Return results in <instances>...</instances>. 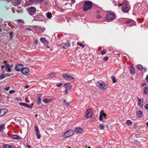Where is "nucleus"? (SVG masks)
<instances>
[{"mask_svg": "<svg viewBox=\"0 0 148 148\" xmlns=\"http://www.w3.org/2000/svg\"><path fill=\"white\" fill-rule=\"evenodd\" d=\"M92 6L91 2L90 1H85L84 3L83 8L84 11H86L90 9Z\"/></svg>", "mask_w": 148, "mask_h": 148, "instance_id": "obj_1", "label": "nucleus"}, {"mask_svg": "<svg viewBox=\"0 0 148 148\" xmlns=\"http://www.w3.org/2000/svg\"><path fill=\"white\" fill-rule=\"evenodd\" d=\"M96 84L98 88L102 90H105L106 88V86L103 81H100L96 82Z\"/></svg>", "mask_w": 148, "mask_h": 148, "instance_id": "obj_2", "label": "nucleus"}, {"mask_svg": "<svg viewBox=\"0 0 148 148\" xmlns=\"http://www.w3.org/2000/svg\"><path fill=\"white\" fill-rule=\"evenodd\" d=\"M73 133V131L72 129H70L66 131L62 136L63 138H66L72 136Z\"/></svg>", "mask_w": 148, "mask_h": 148, "instance_id": "obj_3", "label": "nucleus"}, {"mask_svg": "<svg viewBox=\"0 0 148 148\" xmlns=\"http://www.w3.org/2000/svg\"><path fill=\"white\" fill-rule=\"evenodd\" d=\"M27 11L28 12V14L30 15L33 16L36 13V9L33 7H28L27 8Z\"/></svg>", "mask_w": 148, "mask_h": 148, "instance_id": "obj_4", "label": "nucleus"}, {"mask_svg": "<svg viewBox=\"0 0 148 148\" xmlns=\"http://www.w3.org/2000/svg\"><path fill=\"white\" fill-rule=\"evenodd\" d=\"M116 18L115 15L114 13H111L108 14L106 16V18L108 20L112 21Z\"/></svg>", "mask_w": 148, "mask_h": 148, "instance_id": "obj_5", "label": "nucleus"}, {"mask_svg": "<svg viewBox=\"0 0 148 148\" xmlns=\"http://www.w3.org/2000/svg\"><path fill=\"white\" fill-rule=\"evenodd\" d=\"M36 136L38 139H39L40 138L41 135L40 134L39 130L38 127L35 125L34 126Z\"/></svg>", "mask_w": 148, "mask_h": 148, "instance_id": "obj_6", "label": "nucleus"}, {"mask_svg": "<svg viewBox=\"0 0 148 148\" xmlns=\"http://www.w3.org/2000/svg\"><path fill=\"white\" fill-rule=\"evenodd\" d=\"M3 63L5 64V68L6 70V71L7 72H10V69L13 66V65H12L11 66L8 64L6 61H5Z\"/></svg>", "mask_w": 148, "mask_h": 148, "instance_id": "obj_7", "label": "nucleus"}, {"mask_svg": "<svg viewBox=\"0 0 148 148\" xmlns=\"http://www.w3.org/2000/svg\"><path fill=\"white\" fill-rule=\"evenodd\" d=\"M22 73L24 75H27L29 73V70L28 68L25 67L23 68L21 70Z\"/></svg>", "mask_w": 148, "mask_h": 148, "instance_id": "obj_8", "label": "nucleus"}, {"mask_svg": "<svg viewBox=\"0 0 148 148\" xmlns=\"http://www.w3.org/2000/svg\"><path fill=\"white\" fill-rule=\"evenodd\" d=\"M93 112L90 109H88L86 112V117L87 118H89L91 117L92 115Z\"/></svg>", "mask_w": 148, "mask_h": 148, "instance_id": "obj_9", "label": "nucleus"}, {"mask_svg": "<svg viewBox=\"0 0 148 148\" xmlns=\"http://www.w3.org/2000/svg\"><path fill=\"white\" fill-rule=\"evenodd\" d=\"M23 68V65L22 64H19L16 65L15 69L17 71H21Z\"/></svg>", "mask_w": 148, "mask_h": 148, "instance_id": "obj_10", "label": "nucleus"}, {"mask_svg": "<svg viewBox=\"0 0 148 148\" xmlns=\"http://www.w3.org/2000/svg\"><path fill=\"white\" fill-rule=\"evenodd\" d=\"M62 76L64 78L68 81H71L72 79H75L73 77L69 76L68 75L63 74L62 75Z\"/></svg>", "mask_w": 148, "mask_h": 148, "instance_id": "obj_11", "label": "nucleus"}, {"mask_svg": "<svg viewBox=\"0 0 148 148\" xmlns=\"http://www.w3.org/2000/svg\"><path fill=\"white\" fill-rule=\"evenodd\" d=\"M106 115L105 114L103 111H101L100 112L99 119L100 121H102L103 119V118H106Z\"/></svg>", "mask_w": 148, "mask_h": 148, "instance_id": "obj_12", "label": "nucleus"}, {"mask_svg": "<svg viewBox=\"0 0 148 148\" xmlns=\"http://www.w3.org/2000/svg\"><path fill=\"white\" fill-rule=\"evenodd\" d=\"M137 99L138 101V105L140 107H142L143 105V98L139 99L138 97H137Z\"/></svg>", "mask_w": 148, "mask_h": 148, "instance_id": "obj_13", "label": "nucleus"}, {"mask_svg": "<svg viewBox=\"0 0 148 148\" xmlns=\"http://www.w3.org/2000/svg\"><path fill=\"white\" fill-rule=\"evenodd\" d=\"M8 112L7 109H3L0 110V116L4 115Z\"/></svg>", "mask_w": 148, "mask_h": 148, "instance_id": "obj_14", "label": "nucleus"}, {"mask_svg": "<svg viewBox=\"0 0 148 148\" xmlns=\"http://www.w3.org/2000/svg\"><path fill=\"white\" fill-rule=\"evenodd\" d=\"M65 88L68 90L71 89L72 87V85L69 83H65L63 85Z\"/></svg>", "mask_w": 148, "mask_h": 148, "instance_id": "obj_15", "label": "nucleus"}, {"mask_svg": "<svg viewBox=\"0 0 148 148\" xmlns=\"http://www.w3.org/2000/svg\"><path fill=\"white\" fill-rule=\"evenodd\" d=\"M2 145L1 146L3 148H14L13 147L9 144H6L3 143H2Z\"/></svg>", "mask_w": 148, "mask_h": 148, "instance_id": "obj_16", "label": "nucleus"}, {"mask_svg": "<svg viewBox=\"0 0 148 148\" xmlns=\"http://www.w3.org/2000/svg\"><path fill=\"white\" fill-rule=\"evenodd\" d=\"M70 46L69 42H67L66 43H64L62 45L63 48L66 49L68 48Z\"/></svg>", "mask_w": 148, "mask_h": 148, "instance_id": "obj_17", "label": "nucleus"}, {"mask_svg": "<svg viewBox=\"0 0 148 148\" xmlns=\"http://www.w3.org/2000/svg\"><path fill=\"white\" fill-rule=\"evenodd\" d=\"M19 103V105H20L21 106H25V107L29 108H31V107L30 106V105L27 104L26 103L21 102Z\"/></svg>", "mask_w": 148, "mask_h": 148, "instance_id": "obj_18", "label": "nucleus"}, {"mask_svg": "<svg viewBox=\"0 0 148 148\" xmlns=\"http://www.w3.org/2000/svg\"><path fill=\"white\" fill-rule=\"evenodd\" d=\"M75 131L78 134L81 133L83 131V130L81 128L77 127L75 128Z\"/></svg>", "mask_w": 148, "mask_h": 148, "instance_id": "obj_19", "label": "nucleus"}, {"mask_svg": "<svg viewBox=\"0 0 148 148\" xmlns=\"http://www.w3.org/2000/svg\"><path fill=\"white\" fill-rule=\"evenodd\" d=\"M41 95L40 94H38V101H37V104L38 105H40L41 102Z\"/></svg>", "mask_w": 148, "mask_h": 148, "instance_id": "obj_20", "label": "nucleus"}, {"mask_svg": "<svg viewBox=\"0 0 148 148\" xmlns=\"http://www.w3.org/2000/svg\"><path fill=\"white\" fill-rule=\"evenodd\" d=\"M12 138L15 140H19L21 139V137L18 135H14L12 136Z\"/></svg>", "mask_w": 148, "mask_h": 148, "instance_id": "obj_21", "label": "nucleus"}, {"mask_svg": "<svg viewBox=\"0 0 148 148\" xmlns=\"http://www.w3.org/2000/svg\"><path fill=\"white\" fill-rule=\"evenodd\" d=\"M148 92V88L147 87L145 86L144 88L143 93L144 95H146Z\"/></svg>", "mask_w": 148, "mask_h": 148, "instance_id": "obj_22", "label": "nucleus"}, {"mask_svg": "<svg viewBox=\"0 0 148 148\" xmlns=\"http://www.w3.org/2000/svg\"><path fill=\"white\" fill-rule=\"evenodd\" d=\"M21 1L20 0H16L13 2V5H17L20 4L21 3Z\"/></svg>", "mask_w": 148, "mask_h": 148, "instance_id": "obj_23", "label": "nucleus"}, {"mask_svg": "<svg viewBox=\"0 0 148 148\" xmlns=\"http://www.w3.org/2000/svg\"><path fill=\"white\" fill-rule=\"evenodd\" d=\"M136 68L138 70L140 71L143 69V67L142 65L140 64H138V65H137L136 66Z\"/></svg>", "mask_w": 148, "mask_h": 148, "instance_id": "obj_24", "label": "nucleus"}, {"mask_svg": "<svg viewBox=\"0 0 148 148\" xmlns=\"http://www.w3.org/2000/svg\"><path fill=\"white\" fill-rule=\"evenodd\" d=\"M142 114V111L140 110H139L136 113L137 116L138 117H141Z\"/></svg>", "mask_w": 148, "mask_h": 148, "instance_id": "obj_25", "label": "nucleus"}, {"mask_svg": "<svg viewBox=\"0 0 148 148\" xmlns=\"http://www.w3.org/2000/svg\"><path fill=\"white\" fill-rule=\"evenodd\" d=\"M36 32L38 33H41L43 31L41 28L38 27L36 29Z\"/></svg>", "mask_w": 148, "mask_h": 148, "instance_id": "obj_26", "label": "nucleus"}, {"mask_svg": "<svg viewBox=\"0 0 148 148\" xmlns=\"http://www.w3.org/2000/svg\"><path fill=\"white\" fill-rule=\"evenodd\" d=\"M51 100L50 99H45L43 100L44 102L45 103H50L51 101Z\"/></svg>", "mask_w": 148, "mask_h": 148, "instance_id": "obj_27", "label": "nucleus"}, {"mask_svg": "<svg viewBox=\"0 0 148 148\" xmlns=\"http://www.w3.org/2000/svg\"><path fill=\"white\" fill-rule=\"evenodd\" d=\"M46 15L47 18L49 19H50L52 16V14L50 12L47 13Z\"/></svg>", "mask_w": 148, "mask_h": 148, "instance_id": "obj_28", "label": "nucleus"}, {"mask_svg": "<svg viewBox=\"0 0 148 148\" xmlns=\"http://www.w3.org/2000/svg\"><path fill=\"white\" fill-rule=\"evenodd\" d=\"M111 77L113 83H115L117 82L116 78L114 76H112Z\"/></svg>", "mask_w": 148, "mask_h": 148, "instance_id": "obj_29", "label": "nucleus"}, {"mask_svg": "<svg viewBox=\"0 0 148 148\" xmlns=\"http://www.w3.org/2000/svg\"><path fill=\"white\" fill-rule=\"evenodd\" d=\"M125 123L127 125H130L132 123V121L130 120H127L126 121Z\"/></svg>", "mask_w": 148, "mask_h": 148, "instance_id": "obj_30", "label": "nucleus"}, {"mask_svg": "<svg viewBox=\"0 0 148 148\" xmlns=\"http://www.w3.org/2000/svg\"><path fill=\"white\" fill-rule=\"evenodd\" d=\"M104 125L100 124L99 125V128L100 130H103L104 128Z\"/></svg>", "mask_w": 148, "mask_h": 148, "instance_id": "obj_31", "label": "nucleus"}, {"mask_svg": "<svg viewBox=\"0 0 148 148\" xmlns=\"http://www.w3.org/2000/svg\"><path fill=\"white\" fill-rule=\"evenodd\" d=\"M77 45H78L80 46L82 48H84L85 47V46L84 45H83L82 43L80 42H78L77 43Z\"/></svg>", "mask_w": 148, "mask_h": 148, "instance_id": "obj_32", "label": "nucleus"}, {"mask_svg": "<svg viewBox=\"0 0 148 148\" xmlns=\"http://www.w3.org/2000/svg\"><path fill=\"white\" fill-rule=\"evenodd\" d=\"M130 73L132 74H134V69L133 67L132 66L130 69Z\"/></svg>", "mask_w": 148, "mask_h": 148, "instance_id": "obj_33", "label": "nucleus"}, {"mask_svg": "<svg viewBox=\"0 0 148 148\" xmlns=\"http://www.w3.org/2000/svg\"><path fill=\"white\" fill-rule=\"evenodd\" d=\"M55 73H51L49 74V76L51 78H52L55 77Z\"/></svg>", "mask_w": 148, "mask_h": 148, "instance_id": "obj_34", "label": "nucleus"}, {"mask_svg": "<svg viewBox=\"0 0 148 148\" xmlns=\"http://www.w3.org/2000/svg\"><path fill=\"white\" fill-rule=\"evenodd\" d=\"M128 10V8L127 7H124L123 8V11L125 12H127Z\"/></svg>", "mask_w": 148, "mask_h": 148, "instance_id": "obj_35", "label": "nucleus"}, {"mask_svg": "<svg viewBox=\"0 0 148 148\" xmlns=\"http://www.w3.org/2000/svg\"><path fill=\"white\" fill-rule=\"evenodd\" d=\"M132 20L130 19H127L126 21H124V23L125 24H129L130 23H131Z\"/></svg>", "mask_w": 148, "mask_h": 148, "instance_id": "obj_36", "label": "nucleus"}, {"mask_svg": "<svg viewBox=\"0 0 148 148\" xmlns=\"http://www.w3.org/2000/svg\"><path fill=\"white\" fill-rule=\"evenodd\" d=\"M4 124H2L0 125V131H2L4 128Z\"/></svg>", "mask_w": 148, "mask_h": 148, "instance_id": "obj_37", "label": "nucleus"}, {"mask_svg": "<svg viewBox=\"0 0 148 148\" xmlns=\"http://www.w3.org/2000/svg\"><path fill=\"white\" fill-rule=\"evenodd\" d=\"M17 22L18 23H20L23 24L24 23V22L23 20L21 19L17 20H16Z\"/></svg>", "mask_w": 148, "mask_h": 148, "instance_id": "obj_38", "label": "nucleus"}, {"mask_svg": "<svg viewBox=\"0 0 148 148\" xmlns=\"http://www.w3.org/2000/svg\"><path fill=\"white\" fill-rule=\"evenodd\" d=\"M5 77V75H0V80L4 78Z\"/></svg>", "mask_w": 148, "mask_h": 148, "instance_id": "obj_39", "label": "nucleus"}, {"mask_svg": "<svg viewBox=\"0 0 148 148\" xmlns=\"http://www.w3.org/2000/svg\"><path fill=\"white\" fill-rule=\"evenodd\" d=\"M9 34L10 36V38L12 39L13 37V33L12 32H10Z\"/></svg>", "mask_w": 148, "mask_h": 148, "instance_id": "obj_40", "label": "nucleus"}, {"mask_svg": "<svg viewBox=\"0 0 148 148\" xmlns=\"http://www.w3.org/2000/svg\"><path fill=\"white\" fill-rule=\"evenodd\" d=\"M46 40V39L45 38H40V41L42 43H44L45 42V41Z\"/></svg>", "mask_w": 148, "mask_h": 148, "instance_id": "obj_41", "label": "nucleus"}, {"mask_svg": "<svg viewBox=\"0 0 148 148\" xmlns=\"http://www.w3.org/2000/svg\"><path fill=\"white\" fill-rule=\"evenodd\" d=\"M108 56H106L103 58V60L104 61H106L108 60Z\"/></svg>", "mask_w": 148, "mask_h": 148, "instance_id": "obj_42", "label": "nucleus"}, {"mask_svg": "<svg viewBox=\"0 0 148 148\" xmlns=\"http://www.w3.org/2000/svg\"><path fill=\"white\" fill-rule=\"evenodd\" d=\"M15 92V90H11L9 91V93L10 94H12Z\"/></svg>", "mask_w": 148, "mask_h": 148, "instance_id": "obj_43", "label": "nucleus"}, {"mask_svg": "<svg viewBox=\"0 0 148 148\" xmlns=\"http://www.w3.org/2000/svg\"><path fill=\"white\" fill-rule=\"evenodd\" d=\"M145 108L147 110H148V104H146L144 106Z\"/></svg>", "mask_w": 148, "mask_h": 148, "instance_id": "obj_44", "label": "nucleus"}, {"mask_svg": "<svg viewBox=\"0 0 148 148\" xmlns=\"http://www.w3.org/2000/svg\"><path fill=\"white\" fill-rule=\"evenodd\" d=\"M62 85V83H59L57 84V86L58 87H59Z\"/></svg>", "mask_w": 148, "mask_h": 148, "instance_id": "obj_45", "label": "nucleus"}, {"mask_svg": "<svg viewBox=\"0 0 148 148\" xmlns=\"http://www.w3.org/2000/svg\"><path fill=\"white\" fill-rule=\"evenodd\" d=\"M96 17L97 18L99 19L101 18V17L99 14H97L96 15Z\"/></svg>", "mask_w": 148, "mask_h": 148, "instance_id": "obj_46", "label": "nucleus"}, {"mask_svg": "<svg viewBox=\"0 0 148 148\" xmlns=\"http://www.w3.org/2000/svg\"><path fill=\"white\" fill-rule=\"evenodd\" d=\"M102 55H104L105 53V51L104 50H102L101 52Z\"/></svg>", "mask_w": 148, "mask_h": 148, "instance_id": "obj_47", "label": "nucleus"}, {"mask_svg": "<svg viewBox=\"0 0 148 148\" xmlns=\"http://www.w3.org/2000/svg\"><path fill=\"white\" fill-rule=\"evenodd\" d=\"M10 88V87L8 86V87L5 88V91H8L9 90Z\"/></svg>", "mask_w": 148, "mask_h": 148, "instance_id": "obj_48", "label": "nucleus"}, {"mask_svg": "<svg viewBox=\"0 0 148 148\" xmlns=\"http://www.w3.org/2000/svg\"><path fill=\"white\" fill-rule=\"evenodd\" d=\"M36 1L39 3H42V0H36Z\"/></svg>", "mask_w": 148, "mask_h": 148, "instance_id": "obj_49", "label": "nucleus"}, {"mask_svg": "<svg viewBox=\"0 0 148 148\" xmlns=\"http://www.w3.org/2000/svg\"><path fill=\"white\" fill-rule=\"evenodd\" d=\"M5 75L6 77H9L11 75H10L9 74H5Z\"/></svg>", "mask_w": 148, "mask_h": 148, "instance_id": "obj_50", "label": "nucleus"}, {"mask_svg": "<svg viewBox=\"0 0 148 148\" xmlns=\"http://www.w3.org/2000/svg\"><path fill=\"white\" fill-rule=\"evenodd\" d=\"M75 0H71V3L72 4H74L75 2Z\"/></svg>", "mask_w": 148, "mask_h": 148, "instance_id": "obj_51", "label": "nucleus"}, {"mask_svg": "<svg viewBox=\"0 0 148 148\" xmlns=\"http://www.w3.org/2000/svg\"><path fill=\"white\" fill-rule=\"evenodd\" d=\"M45 43L47 44H48L49 43V42L47 40H45V42H44Z\"/></svg>", "mask_w": 148, "mask_h": 148, "instance_id": "obj_52", "label": "nucleus"}, {"mask_svg": "<svg viewBox=\"0 0 148 148\" xmlns=\"http://www.w3.org/2000/svg\"><path fill=\"white\" fill-rule=\"evenodd\" d=\"M146 85V84L145 83H143L141 85L142 86H145Z\"/></svg>", "mask_w": 148, "mask_h": 148, "instance_id": "obj_53", "label": "nucleus"}, {"mask_svg": "<svg viewBox=\"0 0 148 148\" xmlns=\"http://www.w3.org/2000/svg\"><path fill=\"white\" fill-rule=\"evenodd\" d=\"M26 29L27 30H32V29H31L29 27H26Z\"/></svg>", "mask_w": 148, "mask_h": 148, "instance_id": "obj_54", "label": "nucleus"}, {"mask_svg": "<svg viewBox=\"0 0 148 148\" xmlns=\"http://www.w3.org/2000/svg\"><path fill=\"white\" fill-rule=\"evenodd\" d=\"M146 79L147 81L148 82V75L146 76Z\"/></svg>", "mask_w": 148, "mask_h": 148, "instance_id": "obj_55", "label": "nucleus"}, {"mask_svg": "<svg viewBox=\"0 0 148 148\" xmlns=\"http://www.w3.org/2000/svg\"><path fill=\"white\" fill-rule=\"evenodd\" d=\"M64 92L65 94L67 93L68 91L67 89H65L64 90Z\"/></svg>", "mask_w": 148, "mask_h": 148, "instance_id": "obj_56", "label": "nucleus"}, {"mask_svg": "<svg viewBox=\"0 0 148 148\" xmlns=\"http://www.w3.org/2000/svg\"><path fill=\"white\" fill-rule=\"evenodd\" d=\"M63 103L64 104H66V100H64V101H63Z\"/></svg>", "mask_w": 148, "mask_h": 148, "instance_id": "obj_57", "label": "nucleus"}, {"mask_svg": "<svg viewBox=\"0 0 148 148\" xmlns=\"http://www.w3.org/2000/svg\"><path fill=\"white\" fill-rule=\"evenodd\" d=\"M20 99V98L18 97H16V99L18 101Z\"/></svg>", "mask_w": 148, "mask_h": 148, "instance_id": "obj_58", "label": "nucleus"}, {"mask_svg": "<svg viewBox=\"0 0 148 148\" xmlns=\"http://www.w3.org/2000/svg\"><path fill=\"white\" fill-rule=\"evenodd\" d=\"M29 86L28 85H26L25 86V88H28L29 87Z\"/></svg>", "mask_w": 148, "mask_h": 148, "instance_id": "obj_59", "label": "nucleus"}, {"mask_svg": "<svg viewBox=\"0 0 148 148\" xmlns=\"http://www.w3.org/2000/svg\"><path fill=\"white\" fill-rule=\"evenodd\" d=\"M144 72H145L146 71L147 69L146 68H144Z\"/></svg>", "mask_w": 148, "mask_h": 148, "instance_id": "obj_60", "label": "nucleus"}, {"mask_svg": "<svg viewBox=\"0 0 148 148\" xmlns=\"http://www.w3.org/2000/svg\"><path fill=\"white\" fill-rule=\"evenodd\" d=\"M146 125L147 127H148V122H147L146 123Z\"/></svg>", "mask_w": 148, "mask_h": 148, "instance_id": "obj_61", "label": "nucleus"}, {"mask_svg": "<svg viewBox=\"0 0 148 148\" xmlns=\"http://www.w3.org/2000/svg\"><path fill=\"white\" fill-rule=\"evenodd\" d=\"M27 147H30V146L29 145H27Z\"/></svg>", "mask_w": 148, "mask_h": 148, "instance_id": "obj_62", "label": "nucleus"}, {"mask_svg": "<svg viewBox=\"0 0 148 148\" xmlns=\"http://www.w3.org/2000/svg\"><path fill=\"white\" fill-rule=\"evenodd\" d=\"M4 67V66H1V68H2V69H3Z\"/></svg>", "mask_w": 148, "mask_h": 148, "instance_id": "obj_63", "label": "nucleus"}, {"mask_svg": "<svg viewBox=\"0 0 148 148\" xmlns=\"http://www.w3.org/2000/svg\"><path fill=\"white\" fill-rule=\"evenodd\" d=\"M37 42H38V41H36L35 42V43H37Z\"/></svg>", "mask_w": 148, "mask_h": 148, "instance_id": "obj_64", "label": "nucleus"}]
</instances>
